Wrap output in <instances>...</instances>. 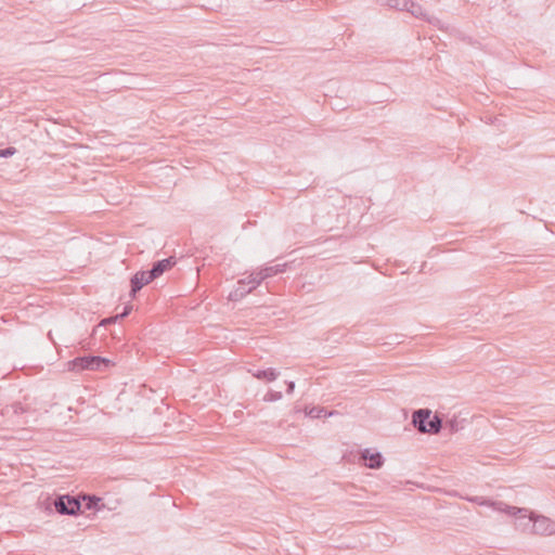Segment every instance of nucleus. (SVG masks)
<instances>
[{
    "mask_svg": "<svg viewBox=\"0 0 555 555\" xmlns=\"http://www.w3.org/2000/svg\"><path fill=\"white\" fill-rule=\"evenodd\" d=\"M424 21H426L427 23H429L430 25L433 26H436L438 27L439 29H442V23L441 21L436 17V16H433V15H428L426 14V17H424Z\"/></svg>",
    "mask_w": 555,
    "mask_h": 555,
    "instance_id": "20",
    "label": "nucleus"
},
{
    "mask_svg": "<svg viewBox=\"0 0 555 555\" xmlns=\"http://www.w3.org/2000/svg\"><path fill=\"white\" fill-rule=\"evenodd\" d=\"M286 385V392L293 393L295 389V383L294 382H285Z\"/></svg>",
    "mask_w": 555,
    "mask_h": 555,
    "instance_id": "22",
    "label": "nucleus"
},
{
    "mask_svg": "<svg viewBox=\"0 0 555 555\" xmlns=\"http://www.w3.org/2000/svg\"><path fill=\"white\" fill-rule=\"evenodd\" d=\"M356 486L353 483H347L345 487V490L347 491V488H354Z\"/></svg>",
    "mask_w": 555,
    "mask_h": 555,
    "instance_id": "24",
    "label": "nucleus"
},
{
    "mask_svg": "<svg viewBox=\"0 0 555 555\" xmlns=\"http://www.w3.org/2000/svg\"><path fill=\"white\" fill-rule=\"evenodd\" d=\"M398 11L409 12L412 16L421 20H424L427 14L421 4L414 2L413 0H401Z\"/></svg>",
    "mask_w": 555,
    "mask_h": 555,
    "instance_id": "9",
    "label": "nucleus"
},
{
    "mask_svg": "<svg viewBox=\"0 0 555 555\" xmlns=\"http://www.w3.org/2000/svg\"><path fill=\"white\" fill-rule=\"evenodd\" d=\"M359 461L367 468L379 469L384 465L385 459L378 451L372 452L371 449H363L360 452Z\"/></svg>",
    "mask_w": 555,
    "mask_h": 555,
    "instance_id": "6",
    "label": "nucleus"
},
{
    "mask_svg": "<svg viewBox=\"0 0 555 555\" xmlns=\"http://www.w3.org/2000/svg\"><path fill=\"white\" fill-rule=\"evenodd\" d=\"M411 424L421 434L437 435L441 431L443 421L440 414L435 413L428 408L414 410Z\"/></svg>",
    "mask_w": 555,
    "mask_h": 555,
    "instance_id": "2",
    "label": "nucleus"
},
{
    "mask_svg": "<svg viewBox=\"0 0 555 555\" xmlns=\"http://www.w3.org/2000/svg\"><path fill=\"white\" fill-rule=\"evenodd\" d=\"M176 257L171 256L153 262L151 269L153 270V274H156L159 278L165 272L171 270L176 266Z\"/></svg>",
    "mask_w": 555,
    "mask_h": 555,
    "instance_id": "10",
    "label": "nucleus"
},
{
    "mask_svg": "<svg viewBox=\"0 0 555 555\" xmlns=\"http://www.w3.org/2000/svg\"><path fill=\"white\" fill-rule=\"evenodd\" d=\"M376 2L380 5L388 7L390 9H396L400 7L401 0H376Z\"/></svg>",
    "mask_w": 555,
    "mask_h": 555,
    "instance_id": "17",
    "label": "nucleus"
},
{
    "mask_svg": "<svg viewBox=\"0 0 555 555\" xmlns=\"http://www.w3.org/2000/svg\"><path fill=\"white\" fill-rule=\"evenodd\" d=\"M305 415L311 418H322L332 415L333 412L328 413L327 410L320 405H306Z\"/></svg>",
    "mask_w": 555,
    "mask_h": 555,
    "instance_id": "14",
    "label": "nucleus"
},
{
    "mask_svg": "<svg viewBox=\"0 0 555 555\" xmlns=\"http://www.w3.org/2000/svg\"><path fill=\"white\" fill-rule=\"evenodd\" d=\"M283 397L281 391L270 389L263 397V401L266 402H274L281 400Z\"/></svg>",
    "mask_w": 555,
    "mask_h": 555,
    "instance_id": "15",
    "label": "nucleus"
},
{
    "mask_svg": "<svg viewBox=\"0 0 555 555\" xmlns=\"http://www.w3.org/2000/svg\"><path fill=\"white\" fill-rule=\"evenodd\" d=\"M113 365L114 362L108 358L95 354L78 356L67 362L68 370L76 373L83 371L105 372Z\"/></svg>",
    "mask_w": 555,
    "mask_h": 555,
    "instance_id": "3",
    "label": "nucleus"
},
{
    "mask_svg": "<svg viewBox=\"0 0 555 555\" xmlns=\"http://www.w3.org/2000/svg\"><path fill=\"white\" fill-rule=\"evenodd\" d=\"M82 513L87 511H99L102 506V499L94 494H80Z\"/></svg>",
    "mask_w": 555,
    "mask_h": 555,
    "instance_id": "11",
    "label": "nucleus"
},
{
    "mask_svg": "<svg viewBox=\"0 0 555 555\" xmlns=\"http://www.w3.org/2000/svg\"><path fill=\"white\" fill-rule=\"evenodd\" d=\"M147 285L145 283V280H143V274L135 272L130 278V291H129V297L131 299H135L139 292Z\"/></svg>",
    "mask_w": 555,
    "mask_h": 555,
    "instance_id": "12",
    "label": "nucleus"
},
{
    "mask_svg": "<svg viewBox=\"0 0 555 555\" xmlns=\"http://www.w3.org/2000/svg\"><path fill=\"white\" fill-rule=\"evenodd\" d=\"M473 502H475V503H477L479 505L491 506V507H493L494 509H498V511H504L508 515H516V514H521L522 512H526L525 508H518L516 506H509V505L505 504L504 502L493 501V500L486 499V498H482V496H476L473 500Z\"/></svg>",
    "mask_w": 555,
    "mask_h": 555,
    "instance_id": "7",
    "label": "nucleus"
},
{
    "mask_svg": "<svg viewBox=\"0 0 555 555\" xmlns=\"http://www.w3.org/2000/svg\"><path fill=\"white\" fill-rule=\"evenodd\" d=\"M10 408L12 409L13 413L16 415L23 414L27 411V408L23 405L20 401L13 402Z\"/></svg>",
    "mask_w": 555,
    "mask_h": 555,
    "instance_id": "19",
    "label": "nucleus"
},
{
    "mask_svg": "<svg viewBox=\"0 0 555 555\" xmlns=\"http://www.w3.org/2000/svg\"><path fill=\"white\" fill-rule=\"evenodd\" d=\"M516 514V526L521 527L526 530L528 527L531 528L532 533L540 535H548L555 532V521L551 520L545 516H539L537 518H530L527 516H517Z\"/></svg>",
    "mask_w": 555,
    "mask_h": 555,
    "instance_id": "4",
    "label": "nucleus"
},
{
    "mask_svg": "<svg viewBox=\"0 0 555 555\" xmlns=\"http://www.w3.org/2000/svg\"><path fill=\"white\" fill-rule=\"evenodd\" d=\"M138 272L143 274V280H145V283L147 285L151 284L152 282H154L156 279H158V276L156 274H153V270L152 269L140 270Z\"/></svg>",
    "mask_w": 555,
    "mask_h": 555,
    "instance_id": "16",
    "label": "nucleus"
},
{
    "mask_svg": "<svg viewBox=\"0 0 555 555\" xmlns=\"http://www.w3.org/2000/svg\"><path fill=\"white\" fill-rule=\"evenodd\" d=\"M279 375L280 373L273 367L257 370L256 372L253 373V376L255 378L266 383L274 382L279 377Z\"/></svg>",
    "mask_w": 555,
    "mask_h": 555,
    "instance_id": "13",
    "label": "nucleus"
},
{
    "mask_svg": "<svg viewBox=\"0 0 555 555\" xmlns=\"http://www.w3.org/2000/svg\"><path fill=\"white\" fill-rule=\"evenodd\" d=\"M448 427L450 428V431H451V433H454V431H456V430H457V427H456V423H455V421L450 422V423L448 424Z\"/></svg>",
    "mask_w": 555,
    "mask_h": 555,
    "instance_id": "23",
    "label": "nucleus"
},
{
    "mask_svg": "<svg viewBox=\"0 0 555 555\" xmlns=\"http://www.w3.org/2000/svg\"><path fill=\"white\" fill-rule=\"evenodd\" d=\"M286 268L287 263H279L260 268L258 271H254L248 275V283H251L253 287H258L267 279L285 272Z\"/></svg>",
    "mask_w": 555,
    "mask_h": 555,
    "instance_id": "5",
    "label": "nucleus"
},
{
    "mask_svg": "<svg viewBox=\"0 0 555 555\" xmlns=\"http://www.w3.org/2000/svg\"><path fill=\"white\" fill-rule=\"evenodd\" d=\"M248 276L246 279L238 280L237 284L240 285L234 291H232L229 295V299L231 301L242 300L247 294L251 293L256 287H253L251 283H248Z\"/></svg>",
    "mask_w": 555,
    "mask_h": 555,
    "instance_id": "8",
    "label": "nucleus"
},
{
    "mask_svg": "<svg viewBox=\"0 0 555 555\" xmlns=\"http://www.w3.org/2000/svg\"><path fill=\"white\" fill-rule=\"evenodd\" d=\"M17 153V150L14 146H8L5 149H0V157L9 158Z\"/></svg>",
    "mask_w": 555,
    "mask_h": 555,
    "instance_id": "18",
    "label": "nucleus"
},
{
    "mask_svg": "<svg viewBox=\"0 0 555 555\" xmlns=\"http://www.w3.org/2000/svg\"><path fill=\"white\" fill-rule=\"evenodd\" d=\"M44 504L47 511L52 512L54 509L60 515L77 516L82 513L80 494H54L48 496Z\"/></svg>",
    "mask_w": 555,
    "mask_h": 555,
    "instance_id": "1",
    "label": "nucleus"
},
{
    "mask_svg": "<svg viewBox=\"0 0 555 555\" xmlns=\"http://www.w3.org/2000/svg\"><path fill=\"white\" fill-rule=\"evenodd\" d=\"M132 311V305L128 304L124 307L122 311L115 315V320H121L128 317Z\"/></svg>",
    "mask_w": 555,
    "mask_h": 555,
    "instance_id": "21",
    "label": "nucleus"
}]
</instances>
